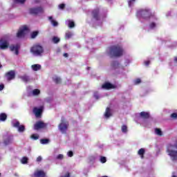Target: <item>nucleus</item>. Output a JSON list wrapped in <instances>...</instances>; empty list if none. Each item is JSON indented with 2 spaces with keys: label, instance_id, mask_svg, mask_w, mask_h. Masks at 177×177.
Masks as SVG:
<instances>
[{
  "label": "nucleus",
  "instance_id": "nucleus-44",
  "mask_svg": "<svg viewBox=\"0 0 177 177\" xmlns=\"http://www.w3.org/2000/svg\"><path fill=\"white\" fill-rule=\"evenodd\" d=\"M59 9H64V8H66V4L61 3L59 5Z\"/></svg>",
  "mask_w": 177,
  "mask_h": 177
},
{
  "label": "nucleus",
  "instance_id": "nucleus-26",
  "mask_svg": "<svg viewBox=\"0 0 177 177\" xmlns=\"http://www.w3.org/2000/svg\"><path fill=\"white\" fill-rule=\"evenodd\" d=\"M54 82H55V84H61L62 83V79L59 77H55L53 78Z\"/></svg>",
  "mask_w": 177,
  "mask_h": 177
},
{
  "label": "nucleus",
  "instance_id": "nucleus-27",
  "mask_svg": "<svg viewBox=\"0 0 177 177\" xmlns=\"http://www.w3.org/2000/svg\"><path fill=\"white\" fill-rule=\"evenodd\" d=\"M21 80H22L24 82H28L30 81V77H28V76L25 75L21 77Z\"/></svg>",
  "mask_w": 177,
  "mask_h": 177
},
{
  "label": "nucleus",
  "instance_id": "nucleus-17",
  "mask_svg": "<svg viewBox=\"0 0 177 177\" xmlns=\"http://www.w3.org/2000/svg\"><path fill=\"white\" fill-rule=\"evenodd\" d=\"M140 117L144 120H147L150 118V113L149 112L142 111L140 113Z\"/></svg>",
  "mask_w": 177,
  "mask_h": 177
},
{
  "label": "nucleus",
  "instance_id": "nucleus-21",
  "mask_svg": "<svg viewBox=\"0 0 177 177\" xmlns=\"http://www.w3.org/2000/svg\"><path fill=\"white\" fill-rule=\"evenodd\" d=\"M31 68H32V70H33V71H38L41 70V65L40 64H33L31 66Z\"/></svg>",
  "mask_w": 177,
  "mask_h": 177
},
{
  "label": "nucleus",
  "instance_id": "nucleus-53",
  "mask_svg": "<svg viewBox=\"0 0 177 177\" xmlns=\"http://www.w3.org/2000/svg\"><path fill=\"white\" fill-rule=\"evenodd\" d=\"M15 176H19V174H15Z\"/></svg>",
  "mask_w": 177,
  "mask_h": 177
},
{
  "label": "nucleus",
  "instance_id": "nucleus-49",
  "mask_svg": "<svg viewBox=\"0 0 177 177\" xmlns=\"http://www.w3.org/2000/svg\"><path fill=\"white\" fill-rule=\"evenodd\" d=\"M144 63L145 66H149V64H150V61H145Z\"/></svg>",
  "mask_w": 177,
  "mask_h": 177
},
{
  "label": "nucleus",
  "instance_id": "nucleus-37",
  "mask_svg": "<svg viewBox=\"0 0 177 177\" xmlns=\"http://www.w3.org/2000/svg\"><path fill=\"white\" fill-rule=\"evenodd\" d=\"M140 82H142V80L140 78H138L134 81L135 85H139Z\"/></svg>",
  "mask_w": 177,
  "mask_h": 177
},
{
  "label": "nucleus",
  "instance_id": "nucleus-35",
  "mask_svg": "<svg viewBox=\"0 0 177 177\" xmlns=\"http://www.w3.org/2000/svg\"><path fill=\"white\" fill-rule=\"evenodd\" d=\"M31 139H33L34 140H38V139H39V136L37 134H32L31 136Z\"/></svg>",
  "mask_w": 177,
  "mask_h": 177
},
{
  "label": "nucleus",
  "instance_id": "nucleus-6",
  "mask_svg": "<svg viewBox=\"0 0 177 177\" xmlns=\"http://www.w3.org/2000/svg\"><path fill=\"white\" fill-rule=\"evenodd\" d=\"M43 12H44V8H42V7L29 8L30 15H33L34 16H37V15H39Z\"/></svg>",
  "mask_w": 177,
  "mask_h": 177
},
{
  "label": "nucleus",
  "instance_id": "nucleus-33",
  "mask_svg": "<svg viewBox=\"0 0 177 177\" xmlns=\"http://www.w3.org/2000/svg\"><path fill=\"white\" fill-rule=\"evenodd\" d=\"M100 161L102 162V164H104L107 162V159L104 156H100Z\"/></svg>",
  "mask_w": 177,
  "mask_h": 177
},
{
  "label": "nucleus",
  "instance_id": "nucleus-25",
  "mask_svg": "<svg viewBox=\"0 0 177 177\" xmlns=\"http://www.w3.org/2000/svg\"><path fill=\"white\" fill-rule=\"evenodd\" d=\"M49 142H50V140H49V139H48V138H44V139L40 140V143L41 145H48V143H49Z\"/></svg>",
  "mask_w": 177,
  "mask_h": 177
},
{
  "label": "nucleus",
  "instance_id": "nucleus-52",
  "mask_svg": "<svg viewBox=\"0 0 177 177\" xmlns=\"http://www.w3.org/2000/svg\"><path fill=\"white\" fill-rule=\"evenodd\" d=\"M174 62H175L176 63H177V57H174Z\"/></svg>",
  "mask_w": 177,
  "mask_h": 177
},
{
  "label": "nucleus",
  "instance_id": "nucleus-7",
  "mask_svg": "<svg viewBox=\"0 0 177 177\" xmlns=\"http://www.w3.org/2000/svg\"><path fill=\"white\" fill-rule=\"evenodd\" d=\"M48 124L42 121H38L34 124L33 129L35 131H39V129H44V128H46Z\"/></svg>",
  "mask_w": 177,
  "mask_h": 177
},
{
  "label": "nucleus",
  "instance_id": "nucleus-47",
  "mask_svg": "<svg viewBox=\"0 0 177 177\" xmlns=\"http://www.w3.org/2000/svg\"><path fill=\"white\" fill-rule=\"evenodd\" d=\"M60 177H70V172H66L65 176H61Z\"/></svg>",
  "mask_w": 177,
  "mask_h": 177
},
{
  "label": "nucleus",
  "instance_id": "nucleus-11",
  "mask_svg": "<svg viewBox=\"0 0 177 177\" xmlns=\"http://www.w3.org/2000/svg\"><path fill=\"white\" fill-rule=\"evenodd\" d=\"M92 16L95 20L99 21L100 20V14L99 8H96L92 11Z\"/></svg>",
  "mask_w": 177,
  "mask_h": 177
},
{
  "label": "nucleus",
  "instance_id": "nucleus-2",
  "mask_svg": "<svg viewBox=\"0 0 177 177\" xmlns=\"http://www.w3.org/2000/svg\"><path fill=\"white\" fill-rule=\"evenodd\" d=\"M167 153L172 161H177V140L174 145L169 144L167 146Z\"/></svg>",
  "mask_w": 177,
  "mask_h": 177
},
{
  "label": "nucleus",
  "instance_id": "nucleus-56",
  "mask_svg": "<svg viewBox=\"0 0 177 177\" xmlns=\"http://www.w3.org/2000/svg\"><path fill=\"white\" fill-rule=\"evenodd\" d=\"M2 67V65H1V64H0V68Z\"/></svg>",
  "mask_w": 177,
  "mask_h": 177
},
{
  "label": "nucleus",
  "instance_id": "nucleus-31",
  "mask_svg": "<svg viewBox=\"0 0 177 177\" xmlns=\"http://www.w3.org/2000/svg\"><path fill=\"white\" fill-rule=\"evenodd\" d=\"M122 132H123V133H127V132H128V127L127 125L122 126Z\"/></svg>",
  "mask_w": 177,
  "mask_h": 177
},
{
  "label": "nucleus",
  "instance_id": "nucleus-1",
  "mask_svg": "<svg viewBox=\"0 0 177 177\" xmlns=\"http://www.w3.org/2000/svg\"><path fill=\"white\" fill-rule=\"evenodd\" d=\"M109 53L111 57H121L124 55V48L120 45L109 47Z\"/></svg>",
  "mask_w": 177,
  "mask_h": 177
},
{
  "label": "nucleus",
  "instance_id": "nucleus-12",
  "mask_svg": "<svg viewBox=\"0 0 177 177\" xmlns=\"http://www.w3.org/2000/svg\"><path fill=\"white\" fill-rule=\"evenodd\" d=\"M15 128H18V131L24 132L26 131V127L24 125H20V122H16L13 124Z\"/></svg>",
  "mask_w": 177,
  "mask_h": 177
},
{
  "label": "nucleus",
  "instance_id": "nucleus-45",
  "mask_svg": "<svg viewBox=\"0 0 177 177\" xmlns=\"http://www.w3.org/2000/svg\"><path fill=\"white\" fill-rule=\"evenodd\" d=\"M68 157H73V156H74V153H73V151H69L68 152Z\"/></svg>",
  "mask_w": 177,
  "mask_h": 177
},
{
  "label": "nucleus",
  "instance_id": "nucleus-28",
  "mask_svg": "<svg viewBox=\"0 0 177 177\" xmlns=\"http://www.w3.org/2000/svg\"><path fill=\"white\" fill-rule=\"evenodd\" d=\"M68 26L69 27V28H74V27H75V24L74 23V21L69 20Z\"/></svg>",
  "mask_w": 177,
  "mask_h": 177
},
{
  "label": "nucleus",
  "instance_id": "nucleus-57",
  "mask_svg": "<svg viewBox=\"0 0 177 177\" xmlns=\"http://www.w3.org/2000/svg\"><path fill=\"white\" fill-rule=\"evenodd\" d=\"M36 3H38V1H36Z\"/></svg>",
  "mask_w": 177,
  "mask_h": 177
},
{
  "label": "nucleus",
  "instance_id": "nucleus-18",
  "mask_svg": "<svg viewBox=\"0 0 177 177\" xmlns=\"http://www.w3.org/2000/svg\"><path fill=\"white\" fill-rule=\"evenodd\" d=\"M9 48L11 52L15 50V55H19V45L17 44L15 46V45H11L9 46Z\"/></svg>",
  "mask_w": 177,
  "mask_h": 177
},
{
  "label": "nucleus",
  "instance_id": "nucleus-41",
  "mask_svg": "<svg viewBox=\"0 0 177 177\" xmlns=\"http://www.w3.org/2000/svg\"><path fill=\"white\" fill-rule=\"evenodd\" d=\"M156 23H154V22H152V23H151L150 24H149V28H151V29H153V28H156Z\"/></svg>",
  "mask_w": 177,
  "mask_h": 177
},
{
  "label": "nucleus",
  "instance_id": "nucleus-24",
  "mask_svg": "<svg viewBox=\"0 0 177 177\" xmlns=\"http://www.w3.org/2000/svg\"><path fill=\"white\" fill-rule=\"evenodd\" d=\"M32 93L33 96H38V95H39V93H41V91H39V89H38V88H35L32 91Z\"/></svg>",
  "mask_w": 177,
  "mask_h": 177
},
{
  "label": "nucleus",
  "instance_id": "nucleus-42",
  "mask_svg": "<svg viewBox=\"0 0 177 177\" xmlns=\"http://www.w3.org/2000/svg\"><path fill=\"white\" fill-rule=\"evenodd\" d=\"M51 24H53V26H54V27H56L59 24L57 23V21L53 20H51Z\"/></svg>",
  "mask_w": 177,
  "mask_h": 177
},
{
  "label": "nucleus",
  "instance_id": "nucleus-8",
  "mask_svg": "<svg viewBox=\"0 0 177 177\" xmlns=\"http://www.w3.org/2000/svg\"><path fill=\"white\" fill-rule=\"evenodd\" d=\"M28 30V28L26 26H23L19 29L18 32L17 33V38H21L22 37H24L25 32Z\"/></svg>",
  "mask_w": 177,
  "mask_h": 177
},
{
  "label": "nucleus",
  "instance_id": "nucleus-36",
  "mask_svg": "<svg viewBox=\"0 0 177 177\" xmlns=\"http://www.w3.org/2000/svg\"><path fill=\"white\" fill-rule=\"evenodd\" d=\"M14 2H15V3H26V0H14Z\"/></svg>",
  "mask_w": 177,
  "mask_h": 177
},
{
  "label": "nucleus",
  "instance_id": "nucleus-43",
  "mask_svg": "<svg viewBox=\"0 0 177 177\" xmlns=\"http://www.w3.org/2000/svg\"><path fill=\"white\" fill-rule=\"evenodd\" d=\"M136 0H129L128 5L129 6H132V3H133Z\"/></svg>",
  "mask_w": 177,
  "mask_h": 177
},
{
  "label": "nucleus",
  "instance_id": "nucleus-38",
  "mask_svg": "<svg viewBox=\"0 0 177 177\" xmlns=\"http://www.w3.org/2000/svg\"><path fill=\"white\" fill-rule=\"evenodd\" d=\"M171 118H174V120H176L177 118V113H173L170 115Z\"/></svg>",
  "mask_w": 177,
  "mask_h": 177
},
{
  "label": "nucleus",
  "instance_id": "nucleus-20",
  "mask_svg": "<svg viewBox=\"0 0 177 177\" xmlns=\"http://www.w3.org/2000/svg\"><path fill=\"white\" fill-rule=\"evenodd\" d=\"M7 119H8V115H6V113H0V121L1 122H4V121Z\"/></svg>",
  "mask_w": 177,
  "mask_h": 177
},
{
  "label": "nucleus",
  "instance_id": "nucleus-5",
  "mask_svg": "<svg viewBox=\"0 0 177 177\" xmlns=\"http://www.w3.org/2000/svg\"><path fill=\"white\" fill-rule=\"evenodd\" d=\"M68 128V122L66 121L64 118H62L61 122L59 124V129L62 133H67V129Z\"/></svg>",
  "mask_w": 177,
  "mask_h": 177
},
{
  "label": "nucleus",
  "instance_id": "nucleus-3",
  "mask_svg": "<svg viewBox=\"0 0 177 177\" xmlns=\"http://www.w3.org/2000/svg\"><path fill=\"white\" fill-rule=\"evenodd\" d=\"M137 15L145 20H149L151 17H154V13H152L149 9L140 10Z\"/></svg>",
  "mask_w": 177,
  "mask_h": 177
},
{
  "label": "nucleus",
  "instance_id": "nucleus-54",
  "mask_svg": "<svg viewBox=\"0 0 177 177\" xmlns=\"http://www.w3.org/2000/svg\"><path fill=\"white\" fill-rule=\"evenodd\" d=\"M171 177H177L176 176H175V175H173Z\"/></svg>",
  "mask_w": 177,
  "mask_h": 177
},
{
  "label": "nucleus",
  "instance_id": "nucleus-51",
  "mask_svg": "<svg viewBox=\"0 0 177 177\" xmlns=\"http://www.w3.org/2000/svg\"><path fill=\"white\" fill-rule=\"evenodd\" d=\"M48 19L52 22V20H53V17H49Z\"/></svg>",
  "mask_w": 177,
  "mask_h": 177
},
{
  "label": "nucleus",
  "instance_id": "nucleus-14",
  "mask_svg": "<svg viewBox=\"0 0 177 177\" xmlns=\"http://www.w3.org/2000/svg\"><path fill=\"white\" fill-rule=\"evenodd\" d=\"M12 140H13V136L7 135L4 136L3 143L6 146H8V145H10V143H12Z\"/></svg>",
  "mask_w": 177,
  "mask_h": 177
},
{
  "label": "nucleus",
  "instance_id": "nucleus-16",
  "mask_svg": "<svg viewBox=\"0 0 177 177\" xmlns=\"http://www.w3.org/2000/svg\"><path fill=\"white\" fill-rule=\"evenodd\" d=\"M35 177H45L46 176V173L42 170L37 171L34 173Z\"/></svg>",
  "mask_w": 177,
  "mask_h": 177
},
{
  "label": "nucleus",
  "instance_id": "nucleus-23",
  "mask_svg": "<svg viewBox=\"0 0 177 177\" xmlns=\"http://www.w3.org/2000/svg\"><path fill=\"white\" fill-rule=\"evenodd\" d=\"M111 67H113V68H118V67H120V62H118V61H113Z\"/></svg>",
  "mask_w": 177,
  "mask_h": 177
},
{
  "label": "nucleus",
  "instance_id": "nucleus-19",
  "mask_svg": "<svg viewBox=\"0 0 177 177\" xmlns=\"http://www.w3.org/2000/svg\"><path fill=\"white\" fill-rule=\"evenodd\" d=\"M111 115H113V114L111 113V109H110V107H107L104 113V117L105 118H110Z\"/></svg>",
  "mask_w": 177,
  "mask_h": 177
},
{
  "label": "nucleus",
  "instance_id": "nucleus-30",
  "mask_svg": "<svg viewBox=\"0 0 177 177\" xmlns=\"http://www.w3.org/2000/svg\"><path fill=\"white\" fill-rule=\"evenodd\" d=\"M39 33V32L38 31H34L31 33V38L34 39V38H36L37 36L38 35V34Z\"/></svg>",
  "mask_w": 177,
  "mask_h": 177
},
{
  "label": "nucleus",
  "instance_id": "nucleus-48",
  "mask_svg": "<svg viewBox=\"0 0 177 177\" xmlns=\"http://www.w3.org/2000/svg\"><path fill=\"white\" fill-rule=\"evenodd\" d=\"M37 161L38 162L42 161V157H41V156L37 157Z\"/></svg>",
  "mask_w": 177,
  "mask_h": 177
},
{
  "label": "nucleus",
  "instance_id": "nucleus-15",
  "mask_svg": "<svg viewBox=\"0 0 177 177\" xmlns=\"http://www.w3.org/2000/svg\"><path fill=\"white\" fill-rule=\"evenodd\" d=\"M102 89H114L115 86H114L110 82H105L104 84L102 85Z\"/></svg>",
  "mask_w": 177,
  "mask_h": 177
},
{
  "label": "nucleus",
  "instance_id": "nucleus-22",
  "mask_svg": "<svg viewBox=\"0 0 177 177\" xmlns=\"http://www.w3.org/2000/svg\"><path fill=\"white\" fill-rule=\"evenodd\" d=\"M145 149L141 148L139 149L138 154V156H140L141 158H145Z\"/></svg>",
  "mask_w": 177,
  "mask_h": 177
},
{
  "label": "nucleus",
  "instance_id": "nucleus-55",
  "mask_svg": "<svg viewBox=\"0 0 177 177\" xmlns=\"http://www.w3.org/2000/svg\"><path fill=\"white\" fill-rule=\"evenodd\" d=\"M91 68V67H88L87 69L89 70Z\"/></svg>",
  "mask_w": 177,
  "mask_h": 177
},
{
  "label": "nucleus",
  "instance_id": "nucleus-34",
  "mask_svg": "<svg viewBox=\"0 0 177 177\" xmlns=\"http://www.w3.org/2000/svg\"><path fill=\"white\" fill-rule=\"evenodd\" d=\"M21 161L22 164H27L28 162V158L24 156L22 158Z\"/></svg>",
  "mask_w": 177,
  "mask_h": 177
},
{
  "label": "nucleus",
  "instance_id": "nucleus-4",
  "mask_svg": "<svg viewBox=\"0 0 177 177\" xmlns=\"http://www.w3.org/2000/svg\"><path fill=\"white\" fill-rule=\"evenodd\" d=\"M30 52L35 56H41L44 53V48L40 45H35L30 48Z\"/></svg>",
  "mask_w": 177,
  "mask_h": 177
},
{
  "label": "nucleus",
  "instance_id": "nucleus-40",
  "mask_svg": "<svg viewBox=\"0 0 177 177\" xmlns=\"http://www.w3.org/2000/svg\"><path fill=\"white\" fill-rule=\"evenodd\" d=\"M72 35H73V34H71V32H68L66 33V38H68V39L71 38Z\"/></svg>",
  "mask_w": 177,
  "mask_h": 177
},
{
  "label": "nucleus",
  "instance_id": "nucleus-46",
  "mask_svg": "<svg viewBox=\"0 0 177 177\" xmlns=\"http://www.w3.org/2000/svg\"><path fill=\"white\" fill-rule=\"evenodd\" d=\"M5 89V85L3 84H0V91Z\"/></svg>",
  "mask_w": 177,
  "mask_h": 177
},
{
  "label": "nucleus",
  "instance_id": "nucleus-39",
  "mask_svg": "<svg viewBox=\"0 0 177 177\" xmlns=\"http://www.w3.org/2000/svg\"><path fill=\"white\" fill-rule=\"evenodd\" d=\"M63 158H64V156H63V154H59V155L56 157V159H57V160H63Z\"/></svg>",
  "mask_w": 177,
  "mask_h": 177
},
{
  "label": "nucleus",
  "instance_id": "nucleus-13",
  "mask_svg": "<svg viewBox=\"0 0 177 177\" xmlns=\"http://www.w3.org/2000/svg\"><path fill=\"white\" fill-rule=\"evenodd\" d=\"M42 111H44V106H40L39 109L37 107H35L33 109V112L35 113L36 117H41L42 114Z\"/></svg>",
  "mask_w": 177,
  "mask_h": 177
},
{
  "label": "nucleus",
  "instance_id": "nucleus-58",
  "mask_svg": "<svg viewBox=\"0 0 177 177\" xmlns=\"http://www.w3.org/2000/svg\"><path fill=\"white\" fill-rule=\"evenodd\" d=\"M0 176H1V173H0Z\"/></svg>",
  "mask_w": 177,
  "mask_h": 177
},
{
  "label": "nucleus",
  "instance_id": "nucleus-32",
  "mask_svg": "<svg viewBox=\"0 0 177 177\" xmlns=\"http://www.w3.org/2000/svg\"><path fill=\"white\" fill-rule=\"evenodd\" d=\"M155 132L158 136H162V131L160 129H156Z\"/></svg>",
  "mask_w": 177,
  "mask_h": 177
},
{
  "label": "nucleus",
  "instance_id": "nucleus-50",
  "mask_svg": "<svg viewBox=\"0 0 177 177\" xmlns=\"http://www.w3.org/2000/svg\"><path fill=\"white\" fill-rule=\"evenodd\" d=\"M64 57H68V53H64Z\"/></svg>",
  "mask_w": 177,
  "mask_h": 177
},
{
  "label": "nucleus",
  "instance_id": "nucleus-9",
  "mask_svg": "<svg viewBox=\"0 0 177 177\" xmlns=\"http://www.w3.org/2000/svg\"><path fill=\"white\" fill-rule=\"evenodd\" d=\"M6 77L8 81H12L16 78V72L15 71H10L6 73Z\"/></svg>",
  "mask_w": 177,
  "mask_h": 177
},
{
  "label": "nucleus",
  "instance_id": "nucleus-10",
  "mask_svg": "<svg viewBox=\"0 0 177 177\" xmlns=\"http://www.w3.org/2000/svg\"><path fill=\"white\" fill-rule=\"evenodd\" d=\"M8 48H9V42H8V40L1 39L0 49H8Z\"/></svg>",
  "mask_w": 177,
  "mask_h": 177
},
{
  "label": "nucleus",
  "instance_id": "nucleus-29",
  "mask_svg": "<svg viewBox=\"0 0 177 177\" xmlns=\"http://www.w3.org/2000/svg\"><path fill=\"white\" fill-rule=\"evenodd\" d=\"M53 42L54 44H59V42H60V39L57 37H53Z\"/></svg>",
  "mask_w": 177,
  "mask_h": 177
}]
</instances>
